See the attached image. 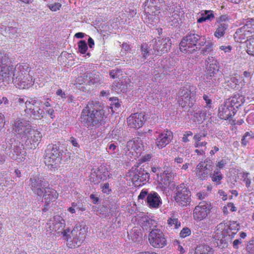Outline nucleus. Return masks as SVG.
<instances>
[{"label":"nucleus","mask_w":254,"mask_h":254,"mask_svg":"<svg viewBox=\"0 0 254 254\" xmlns=\"http://www.w3.org/2000/svg\"><path fill=\"white\" fill-rule=\"evenodd\" d=\"M9 54L0 51V80L9 83L21 76L29 75L30 67L26 64H17L14 68L10 64Z\"/></svg>","instance_id":"1"},{"label":"nucleus","mask_w":254,"mask_h":254,"mask_svg":"<svg viewBox=\"0 0 254 254\" xmlns=\"http://www.w3.org/2000/svg\"><path fill=\"white\" fill-rule=\"evenodd\" d=\"M99 104V102L89 103L82 110L80 121L85 127H97L105 123V111L100 108Z\"/></svg>","instance_id":"2"},{"label":"nucleus","mask_w":254,"mask_h":254,"mask_svg":"<svg viewBox=\"0 0 254 254\" xmlns=\"http://www.w3.org/2000/svg\"><path fill=\"white\" fill-rule=\"evenodd\" d=\"M1 149L12 159L21 162L25 159L26 151L23 144L15 139V134L9 132L1 144Z\"/></svg>","instance_id":"3"},{"label":"nucleus","mask_w":254,"mask_h":254,"mask_svg":"<svg viewBox=\"0 0 254 254\" xmlns=\"http://www.w3.org/2000/svg\"><path fill=\"white\" fill-rule=\"evenodd\" d=\"M206 73L204 75V82L209 86H217L223 76L222 67L220 63L213 57H209L206 60Z\"/></svg>","instance_id":"4"},{"label":"nucleus","mask_w":254,"mask_h":254,"mask_svg":"<svg viewBox=\"0 0 254 254\" xmlns=\"http://www.w3.org/2000/svg\"><path fill=\"white\" fill-rule=\"evenodd\" d=\"M206 43L204 36L195 33L194 31H190L182 39L179 48L183 53L195 54L198 51V46L202 47Z\"/></svg>","instance_id":"5"},{"label":"nucleus","mask_w":254,"mask_h":254,"mask_svg":"<svg viewBox=\"0 0 254 254\" xmlns=\"http://www.w3.org/2000/svg\"><path fill=\"white\" fill-rule=\"evenodd\" d=\"M245 101L243 96L240 94L234 95L219 106L218 113L219 118L225 120L232 118Z\"/></svg>","instance_id":"6"},{"label":"nucleus","mask_w":254,"mask_h":254,"mask_svg":"<svg viewBox=\"0 0 254 254\" xmlns=\"http://www.w3.org/2000/svg\"><path fill=\"white\" fill-rule=\"evenodd\" d=\"M145 17L144 21L149 27L155 25L159 21L160 10L166 5L164 0H147L144 3Z\"/></svg>","instance_id":"7"},{"label":"nucleus","mask_w":254,"mask_h":254,"mask_svg":"<svg viewBox=\"0 0 254 254\" xmlns=\"http://www.w3.org/2000/svg\"><path fill=\"white\" fill-rule=\"evenodd\" d=\"M64 151L59 142L49 144L45 150L44 162L46 165L56 167L62 158Z\"/></svg>","instance_id":"8"},{"label":"nucleus","mask_w":254,"mask_h":254,"mask_svg":"<svg viewBox=\"0 0 254 254\" xmlns=\"http://www.w3.org/2000/svg\"><path fill=\"white\" fill-rule=\"evenodd\" d=\"M196 90L195 86L190 85L183 86L179 90L178 102L183 108H191L195 102Z\"/></svg>","instance_id":"9"},{"label":"nucleus","mask_w":254,"mask_h":254,"mask_svg":"<svg viewBox=\"0 0 254 254\" xmlns=\"http://www.w3.org/2000/svg\"><path fill=\"white\" fill-rule=\"evenodd\" d=\"M69 231V229L64 230L63 232L64 239L66 240L68 243H71V244L68 243L70 248L80 246L85 239V233L81 229L78 230L77 227L73 228L70 233L68 234Z\"/></svg>","instance_id":"10"},{"label":"nucleus","mask_w":254,"mask_h":254,"mask_svg":"<svg viewBox=\"0 0 254 254\" xmlns=\"http://www.w3.org/2000/svg\"><path fill=\"white\" fill-rule=\"evenodd\" d=\"M145 198L147 205L152 209H157L162 204V199L157 192L154 191L149 192L146 189H143L138 196V200Z\"/></svg>","instance_id":"11"},{"label":"nucleus","mask_w":254,"mask_h":254,"mask_svg":"<svg viewBox=\"0 0 254 254\" xmlns=\"http://www.w3.org/2000/svg\"><path fill=\"white\" fill-rule=\"evenodd\" d=\"M174 198L179 205L187 206L191 202V192L184 184L178 185L175 190Z\"/></svg>","instance_id":"12"},{"label":"nucleus","mask_w":254,"mask_h":254,"mask_svg":"<svg viewBox=\"0 0 254 254\" xmlns=\"http://www.w3.org/2000/svg\"><path fill=\"white\" fill-rule=\"evenodd\" d=\"M234 36L237 42L239 40L254 38V19H247L244 25L237 29Z\"/></svg>","instance_id":"13"},{"label":"nucleus","mask_w":254,"mask_h":254,"mask_svg":"<svg viewBox=\"0 0 254 254\" xmlns=\"http://www.w3.org/2000/svg\"><path fill=\"white\" fill-rule=\"evenodd\" d=\"M41 101L36 98H29L26 102V108L24 110L26 114L32 116L35 119H40L44 116L45 112L41 109L39 105Z\"/></svg>","instance_id":"14"},{"label":"nucleus","mask_w":254,"mask_h":254,"mask_svg":"<svg viewBox=\"0 0 254 254\" xmlns=\"http://www.w3.org/2000/svg\"><path fill=\"white\" fill-rule=\"evenodd\" d=\"M148 240L150 244L156 248H163L167 244L166 237L160 229L151 231L149 234Z\"/></svg>","instance_id":"15"},{"label":"nucleus","mask_w":254,"mask_h":254,"mask_svg":"<svg viewBox=\"0 0 254 254\" xmlns=\"http://www.w3.org/2000/svg\"><path fill=\"white\" fill-rule=\"evenodd\" d=\"M29 186L33 192L38 196H42L44 190L49 186V183L44 178L36 176L29 180Z\"/></svg>","instance_id":"16"},{"label":"nucleus","mask_w":254,"mask_h":254,"mask_svg":"<svg viewBox=\"0 0 254 254\" xmlns=\"http://www.w3.org/2000/svg\"><path fill=\"white\" fill-rule=\"evenodd\" d=\"M211 209L212 207L209 202L205 201L200 202L193 210V219L198 221L205 219L210 213Z\"/></svg>","instance_id":"17"},{"label":"nucleus","mask_w":254,"mask_h":254,"mask_svg":"<svg viewBox=\"0 0 254 254\" xmlns=\"http://www.w3.org/2000/svg\"><path fill=\"white\" fill-rule=\"evenodd\" d=\"M154 50L157 54H162L168 52L171 49L172 43L169 37H157L153 40Z\"/></svg>","instance_id":"18"},{"label":"nucleus","mask_w":254,"mask_h":254,"mask_svg":"<svg viewBox=\"0 0 254 254\" xmlns=\"http://www.w3.org/2000/svg\"><path fill=\"white\" fill-rule=\"evenodd\" d=\"M166 10L170 12L171 15L167 18L168 25L173 27L179 26L181 18L180 17V8L174 4L173 2L167 3L166 5Z\"/></svg>","instance_id":"19"},{"label":"nucleus","mask_w":254,"mask_h":254,"mask_svg":"<svg viewBox=\"0 0 254 254\" xmlns=\"http://www.w3.org/2000/svg\"><path fill=\"white\" fill-rule=\"evenodd\" d=\"M131 168V175H132L131 181L133 184L136 186H141L145 184L149 179L150 174L147 172L144 169L135 168Z\"/></svg>","instance_id":"20"},{"label":"nucleus","mask_w":254,"mask_h":254,"mask_svg":"<svg viewBox=\"0 0 254 254\" xmlns=\"http://www.w3.org/2000/svg\"><path fill=\"white\" fill-rule=\"evenodd\" d=\"M25 138H21L22 141L25 142L26 145H32L30 147L32 148L33 146L35 147V144H38L41 140L42 134L40 131L37 130L33 129L31 127L29 128L24 135Z\"/></svg>","instance_id":"21"},{"label":"nucleus","mask_w":254,"mask_h":254,"mask_svg":"<svg viewBox=\"0 0 254 254\" xmlns=\"http://www.w3.org/2000/svg\"><path fill=\"white\" fill-rule=\"evenodd\" d=\"M155 144L158 148L161 149L168 145L173 139V132L168 129H165L161 132L156 131Z\"/></svg>","instance_id":"22"},{"label":"nucleus","mask_w":254,"mask_h":254,"mask_svg":"<svg viewBox=\"0 0 254 254\" xmlns=\"http://www.w3.org/2000/svg\"><path fill=\"white\" fill-rule=\"evenodd\" d=\"M42 195L45 203L43 208V211L46 212L49 209L50 203L55 201L57 199L58 193L55 190L48 186L44 190Z\"/></svg>","instance_id":"23"},{"label":"nucleus","mask_w":254,"mask_h":254,"mask_svg":"<svg viewBox=\"0 0 254 254\" xmlns=\"http://www.w3.org/2000/svg\"><path fill=\"white\" fill-rule=\"evenodd\" d=\"M31 127V126L26 121L23 119H18L14 122L13 125V130L14 131V133H17L21 138H25L24 135L29 128Z\"/></svg>","instance_id":"24"},{"label":"nucleus","mask_w":254,"mask_h":254,"mask_svg":"<svg viewBox=\"0 0 254 254\" xmlns=\"http://www.w3.org/2000/svg\"><path fill=\"white\" fill-rule=\"evenodd\" d=\"M127 122L130 127L139 128L144 124V114L142 112L132 114L127 118Z\"/></svg>","instance_id":"25"},{"label":"nucleus","mask_w":254,"mask_h":254,"mask_svg":"<svg viewBox=\"0 0 254 254\" xmlns=\"http://www.w3.org/2000/svg\"><path fill=\"white\" fill-rule=\"evenodd\" d=\"M217 227L219 228H224V235H227L228 232V231H232L233 235H236L237 232L239 231L240 228L239 223H238L237 221H230L227 223L222 222L219 224Z\"/></svg>","instance_id":"26"},{"label":"nucleus","mask_w":254,"mask_h":254,"mask_svg":"<svg viewBox=\"0 0 254 254\" xmlns=\"http://www.w3.org/2000/svg\"><path fill=\"white\" fill-rule=\"evenodd\" d=\"M196 176L200 180H206L209 177L213 169L204 166L202 163H199L195 168Z\"/></svg>","instance_id":"27"},{"label":"nucleus","mask_w":254,"mask_h":254,"mask_svg":"<svg viewBox=\"0 0 254 254\" xmlns=\"http://www.w3.org/2000/svg\"><path fill=\"white\" fill-rule=\"evenodd\" d=\"M96 174V179H94L93 177L91 178V181L93 182L94 184H98L100 181L106 180L108 177H109V173L107 168L103 166H101L98 168Z\"/></svg>","instance_id":"28"},{"label":"nucleus","mask_w":254,"mask_h":254,"mask_svg":"<svg viewBox=\"0 0 254 254\" xmlns=\"http://www.w3.org/2000/svg\"><path fill=\"white\" fill-rule=\"evenodd\" d=\"M65 227V221L60 216H56L54 217L53 223L50 226V230L52 231L61 232L63 234V230Z\"/></svg>","instance_id":"29"},{"label":"nucleus","mask_w":254,"mask_h":254,"mask_svg":"<svg viewBox=\"0 0 254 254\" xmlns=\"http://www.w3.org/2000/svg\"><path fill=\"white\" fill-rule=\"evenodd\" d=\"M27 78H25V81L21 80L22 79L18 78V79H15L11 81L15 86L19 88L28 89L32 86L34 83L32 76L30 74L27 75Z\"/></svg>","instance_id":"30"},{"label":"nucleus","mask_w":254,"mask_h":254,"mask_svg":"<svg viewBox=\"0 0 254 254\" xmlns=\"http://www.w3.org/2000/svg\"><path fill=\"white\" fill-rule=\"evenodd\" d=\"M200 17L197 19V22L201 23L207 21H211L215 18L214 12L211 10H202L200 12Z\"/></svg>","instance_id":"31"},{"label":"nucleus","mask_w":254,"mask_h":254,"mask_svg":"<svg viewBox=\"0 0 254 254\" xmlns=\"http://www.w3.org/2000/svg\"><path fill=\"white\" fill-rule=\"evenodd\" d=\"M129 239L133 242L140 243L142 241V234L141 229L138 227H133L128 233Z\"/></svg>","instance_id":"32"},{"label":"nucleus","mask_w":254,"mask_h":254,"mask_svg":"<svg viewBox=\"0 0 254 254\" xmlns=\"http://www.w3.org/2000/svg\"><path fill=\"white\" fill-rule=\"evenodd\" d=\"M142 228L146 231L150 232L158 229L156 221L150 218H144L142 223Z\"/></svg>","instance_id":"33"},{"label":"nucleus","mask_w":254,"mask_h":254,"mask_svg":"<svg viewBox=\"0 0 254 254\" xmlns=\"http://www.w3.org/2000/svg\"><path fill=\"white\" fill-rule=\"evenodd\" d=\"M128 85L126 81L120 80L115 81L112 85V90L118 93H125L127 91Z\"/></svg>","instance_id":"34"},{"label":"nucleus","mask_w":254,"mask_h":254,"mask_svg":"<svg viewBox=\"0 0 254 254\" xmlns=\"http://www.w3.org/2000/svg\"><path fill=\"white\" fill-rule=\"evenodd\" d=\"M84 75V76L88 78V82L89 85L98 83L100 81V78L98 72L87 71L85 72Z\"/></svg>","instance_id":"35"},{"label":"nucleus","mask_w":254,"mask_h":254,"mask_svg":"<svg viewBox=\"0 0 254 254\" xmlns=\"http://www.w3.org/2000/svg\"><path fill=\"white\" fill-rule=\"evenodd\" d=\"M217 26L214 35L215 37L219 39L223 37L226 33V30L229 27L228 24H215Z\"/></svg>","instance_id":"36"},{"label":"nucleus","mask_w":254,"mask_h":254,"mask_svg":"<svg viewBox=\"0 0 254 254\" xmlns=\"http://www.w3.org/2000/svg\"><path fill=\"white\" fill-rule=\"evenodd\" d=\"M209 177L213 182L215 183L218 185L221 184V181L223 176L220 171L218 168H216L213 172L212 171V173H210Z\"/></svg>","instance_id":"37"},{"label":"nucleus","mask_w":254,"mask_h":254,"mask_svg":"<svg viewBox=\"0 0 254 254\" xmlns=\"http://www.w3.org/2000/svg\"><path fill=\"white\" fill-rule=\"evenodd\" d=\"M215 240H217L216 242L217 246L220 249H225L227 248L228 246V242L229 241V239H227L226 238H224L221 234L220 235H218L217 233L216 235H215Z\"/></svg>","instance_id":"38"},{"label":"nucleus","mask_w":254,"mask_h":254,"mask_svg":"<svg viewBox=\"0 0 254 254\" xmlns=\"http://www.w3.org/2000/svg\"><path fill=\"white\" fill-rule=\"evenodd\" d=\"M213 250L207 245L197 246L195 250L196 254H213Z\"/></svg>","instance_id":"39"},{"label":"nucleus","mask_w":254,"mask_h":254,"mask_svg":"<svg viewBox=\"0 0 254 254\" xmlns=\"http://www.w3.org/2000/svg\"><path fill=\"white\" fill-rule=\"evenodd\" d=\"M205 46L203 48L198 46V51L200 50V54L203 56L209 54L213 51V43L211 42H206Z\"/></svg>","instance_id":"40"},{"label":"nucleus","mask_w":254,"mask_h":254,"mask_svg":"<svg viewBox=\"0 0 254 254\" xmlns=\"http://www.w3.org/2000/svg\"><path fill=\"white\" fill-rule=\"evenodd\" d=\"M18 29L14 27H7L5 28V33L6 36L9 37L10 38L12 39L16 38L18 36L20 30L18 31Z\"/></svg>","instance_id":"41"},{"label":"nucleus","mask_w":254,"mask_h":254,"mask_svg":"<svg viewBox=\"0 0 254 254\" xmlns=\"http://www.w3.org/2000/svg\"><path fill=\"white\" fill-rule=\"evenodd\" d=\"M254 138V132L252 131L246 132L243 135L241 139V144L245 147L249 143L250 140Z\"/></svg>","instance_id":"42"},{"label":"nucleus","mask_w":254,"mask_h":254,"mask_svg":"<svg viewBox=\"0 0 254 254\" xmlns=\"http://www.w3.org/2000/svg\"><path fill=\"white\" fill-rule=\"evenodd\" d=\"M141 56V58L143 59V61L145 60L150 55V51L148 45L146 43H143L141 45L140 47Z\"/></svg>","instance_id":"43"},{"label":"nucleus","mask_w":254,"mask_h":254,"mask_svg":"<svg viewBox=\"0 0 254 254\" xmlns=\"http://www.w3.org/2000/svg\"><path fill=\"white\" fill-rule=\"evenodd\" d=\"M247 46V52L250 55L254 56V38H250L246 41Z\"/></svg>","instance_id":"44"},{"label":"nucleus","mask_w":254,"mask_h":254,"mask_svg":"<svg viewBox=\"0 0 254 254\" xmlns=\"http://www.w3.org/2000/svg\"><path fill=\"white\" fill-rule=\"evenodd\" d=\"M161 182L164 185L169 186L172 181V173H166L164 172L163 174L161 176Z\"/></svg>","instance_id":"45"},{"label":"nucleus","mask_w":254,"mask_h":254,"mask_svg":"<svg viewBox=\"0 0 254 254\" xmlns=\"http://www.w3.org/2000/svg\"><path fill=\"white\" fill-rule=\"evenodd\" d=\"M167 224L170 227H172L174 229H178L181 227V225L178 219L174 217H170L168 219Z\"/></svg>","instance_id":"46"},{"label":"nucleus","mask_w":254,"mask_h":254,"mask_svg":"<svg viewBox=\"0 0 254 254\" xmlns=\"http://www.w3.org/2000/svg\"><path fill=\"white\" fill-rule=\"evenodd\" d=\"M174 70H175V69L174 67H170L167 68L166 67H164V70L163 71V74H161L160 75L155 74L154 76V79L156 81H159L162 79L163 78L165 74H169L170 73L173 72Z\"/></svg>","instance_id":"47"},{"label":"nucleus","mask_w":254,"mask_h":254,"mask_svg":"<svg viewBox=\"0 0 254 254\" xmlns=\"http://www.w3.org/2000/svg\"><path fill=\"white\" fill-rule=\"evenodd\" d=\"M207 115V112L205 111L199 110L196 112H195L193 114V117L195 120L198 122H202V121L205 119V117Z\"/></svg>","instance_id":"48"},{"label":"nucleus","mask_w":254,"mask_h":254,"mask_svg":"<svg viewBox=\"0 0 254 254\" xmlns=\"http://www.w3.org/2000/svg\"><path fill=\"white\" fill-rule=\"evenodd\" d=\"M122 70L119 68H115L109 71V75L113 79L119 78L122 75Z\"/></svg>","instance_id":"49"},{"label":"nucleus","mask_w":254,"mask_h":254,"mask_svg":"<svg viewBox=\"0 0 254 254\" xmlns=\"http://www.w3.org/2000/svg\"><path fill=\"white\" fill-rule=\"evenodd\" d=\"M227 86L232 89L238 88L239 81L235 77H231L229 80L227 81Z\"/></svg>","instance_id":"50"},{"label":"nucleus","mask_w":254,"mask_h":254,"mask_svg":"<svg viewBox=\"0 0 254 254\" xmlns=\"http://www.w3.org/2000/svg\"><path fill=\"white\" fill-rule=\"evenodd\" d=\"M79 52L82 54H85L88 49L87 44L85 40H80L78 43Z\"/></svg>","instance_id":"51"},{"label":"nucleus","mask_w":254,"mask_h":254,"mask_svg":"<svg viewBox=\"0 0 254 254\" xmlns=\"http://www.w3.org/2000/svg\"><path fill=\"white\" fill-rule=\"evenodd\" d=\"M203 99L205 102V108L207 109H211L212 108V101L210 95L204 94L203 95Z\"/></svg>","instance_id":"52"},{"label":"nucleus","mask_w":254,"mask_h":254,"mask_svg":"<svg viewBox=\"0 0 254 254\" xmlns=\"http://www.w3.org/2000/svg\"><path fill=\"white\" fill-rule=\"evenodd\" d=\"M217 230L218 231H221V235H222L224 238H226L227 239H229V241L230 242H232V239L235 237V236L236 235H233L232 234V232H233L232 231H230V230L228 231V234L227 235H224V229L223 228H219L218 227H217Z\"/></svg>","instance_id":"53"},{"label":"nucleus","mask_w":254,"mask_h":254,"mask_svg":"<svg viewBox=\"0 0 254 254\" xmlns=\"http://www.w3.org/2000/svg\"><path fill=\"white\" fill-rule=\"evenodd\" d=\"M228 20V16L227 15H221L218 17L216 18L215 24H227L225 22Z\"/></svg>","instance_id":"54"},{"label":"nucleus","mask_w":254,"mask_h":254,"mask_svg":"<svg viewBox=\"0 0 254 254\" xmlns=\"http://www.w3.org/2000/svg\"><path fill=\"white\" fill-rule=\"evenodd\" d=\"M191 234V230L188 227H184L181 230L180 233V237L185 238L187 236H190Z\"/></svg>","instance_id":"55"},{"label":"nucleus","mask_w":254,"mask_h":254,"mask_svg":"<svg viewBox=\"0 0 254 254\" xmlns=\"http://www.w3.org/2000/svg\"><path fill=\"white\" fill-rule=\"evenodd\" d=\"M117 143L110 142L108 144L107 150L111 154L115 153V150L117 147Z\"/></svg>","instance_id":"56"},{"label":"nucleus","mask_w":254,"mask_h":254,"mask_svg":"<svg viewBox=\"0 0 254 254\" xmlns=\"http://www.w3.org/2000/svg\"><path fill=\"white\" fill-rule=\"evenodd\" d=\"M109 207L108 206H102L99 210L101 214L106 217L111 215V212L108 211Z\"/></svg>","instance_id":"57"},{"label":"nucleus","mask_w":254,"mask_h":254,"mask_svg":"<svg viewBox=\"0 0 254 254\" xmlns=\"http://www.w3.org/2000/svg\"><path fill=\"white\" fill-rule=\"evenodd\" d=\"M249 175L250 174L248 173H244L242 175L243 182L245 183L246 186L247 188L250 187L251 184V180L250 178H248Z\"/></svg>","instance_id":"58"},{"label":"nucleus","mask_w":254,"mask_h":254,"mask_svg":"<svg viewBox=\"0 0 254 254\" xmlns=\"http://www.w3.org/2000/svg\"><path fill=\"white\" fill-rule=\"evenodd\" d=\"M62 6V4L59 2H56L54 4H48V7L52 11H56L59 10Z\"/></svg>","instance_id":"59"},{"label":"nucleus","mask_w":254,"mask_h":254,"mask_svg":"<svg viewBox=\"0 0 254 254\" xmlns=\"http://www.w3.org/2000/svg\"><path fill=\"white\" fill-rule=\"evenodd\" d=\"M207 134V131H202L195 134L193 136V139L195 141H200L202 138L205 137Z\"/></svg>","instance_id":"60"},{"label":"nucleus","mask_w":254,"mask_h":254,"mask_svg":"<svg viewBox=\"0 0 254 254\" xmlns=\"http://www.w3.org/2000/svg\"><path fill=\"white\" fill-rule=\"evenodd\" d=\"M68 141L70 142V144H71L72 147L73 146L75 148V150H77L78 148H79L80 145L76 138H74L73 136H71L69 138Z\"/></svg>","instance_id":"61"},{"label":"nucleus","mask_w":254,"mask_h":254,"mask_svg":"<svg viewBox=\"0 0 254 254\" xmlns=\"http://www.w3.org/2000/svg\"><path fill=\"white\" fill-rule=\"evenodd\" d=\"M101 186L102 187L103 193L109 194L111 192L112 190L110 188V185L108 183H105L103 184V186L101 185Z\"/></svg>","instance_id":"62"},{"label":"nucleus","mask_w":254,"mask_h":254,"mask_svg":"<svg viewBox=\"0 0 254 254\" xmlns=\"http://www.w3.org/2000/svg\"><path fill=\"white\" fill-rule=\"evenodd\" d=\"M193 134L192 132L190 131H186L185 133L183 135V137H182V141L184 142H187L189 141V139L188 137L189 136H192Z\"/></svg>","instance_id":"63"},{"label":"nucleus","mask_w":254,"mask_h":254,"mask_svg":"<svg viewBox=\"0 0 254 254\" xmlns=\"http://www.w3.org/2000/svg\"><path fill=\"white\" fill-rule=\"evenodd\" d=\"M174 161L175 166L177 165V167H181V164L184 162V158L178 156L174 158Z\"/></svg>","instance_id":"64"}]
</instances>
